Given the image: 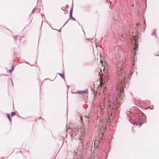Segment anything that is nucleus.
I'll return each instance as SVG.
<instances>
[{
	"label": "nucleus",
	"instance_id": "ddd939ff",
	"mask_svg": "<svg viewBox=\"0 0 159 159\" xmlns=\"http://www.w3.org/2000/svg\"><path fill=\"white\" fill-rule=\"evenodd\" d=\"M101 109H102V110H103V109L104 108H103V106H102V105H101Z\"/></svg>",
	"mask_w": 159,
	"mask_h": 159
},
{
	"label": "nucleus",
	"instance_id": "9b49d317",
	"mask_svg": "<svg viewBox=\"0 0 159 159\" xmlns=\"http://www.w3.org/2000/svg\"><path fill=\"white\" fill-rule=\"evenodd\" d=\"M58 74L63 78L65 76L64 75L62 74H61V73H58Z\"/></svg>",
	"mask_w": 159,
	"mask_h": 159
},
{
	"label": "nucleus",
	"instance_id": "6ab92c4d",
	"mask_svg": "<svg viewBox=\"0 0 159 159\" xmlns=\"http://www.w3.org/2000/svg\"><path fill=\"white\" fill-rule=\"evenodd\" d=\"M101 62H102V61L101 60Z\"/></svg>",
	"mask_w": 159,
	"mask_h": 159
},
{
	"label": "nucleus",
	"instance_id": "6e6552de",
	"mask_svg": "<svg viewBox=\"0 0 159 159\" xmlns=\"http://www.w3.org/2000/svg\"><path fill=\"white\" fill-rule=\"evenodd\" d=\"M135 44L136 45V47L134 48V50L135 51H137V49L138 48V46L137 45V43H135Z\"/></svg>",
	"mask_w": 159,
	"mask_h": 159
},
{
	"label": "nucleus",
	"instance_id": "f3484780",
	"mask_svg": "<svg viewBox=\"0 0 159 159\" xmlns=\"http://www.w3.org/2000/svg\"><path fill=\"white\" fill-rule=\"evenodd\" d=\"M81 120H82V117H81Z\"/></svg>",
	"mask_w": 159,
	"mask_h": 159
},
{
	"label": "nucleus",
	"instance_id": "2eb2a0df",
	"mask_svg": "<svg viewBox=\"0 0 159 159\" xmlns=\"http://www.w3.org/2000/svg\"><path fill=\"white\" fill-rule=\"evenodd\" d=\"M13 69H14V68H13V66H12V69L11 70H10V71H12V70H13Z\"/></svg>",
	"mask_w": 159,
	"mask_h": 159
},
{
	"label": "nucleus",
	"instance_id": "4468645a",
	"mask_svg": "<svg viewBox=\"0 0 159 159\" xmlns=\"http://www.w3.org/2000/svg\"><path fill=\"white\" fill-rule=\"evenodd\" d=\"M14 39L15 40H16V39H17V38H16V36H14Z\"/></svg>",
	"mask_w": 159,
	"mask_h": 159
},
{
	"label": "nucleus",
	"instance_id": "dca6fc26",
	"mask_svg": "<svg viewBox=\"0 0 159 159\" xmlns=\"http://www.w3.org/2000/svg\"><path fill=\"white\" fill-rule=\"evenodd\" d=\"M134 39H135V41H136V42H137V41H136V39H135V38H134Z\"/></svg>",
	"mask_w": 159,
	"mask_h": 159
},
{
	"label": "nucleus",
	"instance_id": "423d86ee",
	"mask_svg": "<svg viewBox=\"0 0 159 159\" xmlns=\"http://www.w3.org/2000/svg\"><path fill=\"white\" fill-rule=\"evenodd\" d=\"M86 93H87V91H80L78 92V93H81V94H84Z\"/></svg>",
	"mask_w": 159,
	"mask_h": 159
},
{
	"label": "nucleus",
	"instance_id": "39448f33",
	"mask_svg": "<svg viewBox=\"0 0 159 159\" xmlns=\"http://www.w3.org/2000/svg\"><path fill=\"white\" fill-rule=\"evenodd\" d=\"M94 146L95 147L99 148L98 142L95 140L94 142Z\"/></svg>",
	"mask_w": 159,
	"mask_h": 159
},
{
	"label": "nucleus",
	"instance_id": "20e7f679",
	"mask_svg": "<svg viewBox=\"0 0 159 159\" xmlns=\"http://www.w3.org/2000/svg\"><path fill=\"white\" fill-rule=\"evenodd\" d=\"M98 89V88L97 87L95 89V88H94V89H93V88H92L91 89V91L93 93V94H94V96L95 97L96 95V92L97 91V90Z\"/></svg>",
	"mask_w": 159,
	"mask_h": 159
},
{
	"label": "nucleus",
	"instance_id": "f257e3e1",
	"mask_svg": "<svg viewBox=\"0 0 159 159\" xmlns=\"http://www.w3.org/2000/svg\"><path fill=\"white\" fill-rule=\"evenodd\" d=\"M123 99V98L122 97V94L120 93L119 94L118 96H116L114 93H112L110 95L109 97V101L110 103L112 104H114L116 100L118 102H119Z\"/></svg>",
	"mask_w": 159,
	"mask_h": 159
},
{
	"label": "nucleus",
	"instance_id": "f8f14e48",
	"mask_svg": "<svg viewBox=\"0 0 159 159\" xmlns=\"http://www.w3.org/2000/svg\"><path fill=\"white\" fill-rule=\"evenodd\" d=\"M7 117L8 119L11 121V119H10V115L9 114H8L7 115Z\"/></svg>",
	"mask_w": 159,
	"mask_h": 159
},
{
	"label": "nucleus",
	"instance_id": "0eeeda50",
	"mask_svg": "<svg viewBox=\"0 0 159 159\" xmlns=\"http://www.w3.org/2000/svg\"><path fill=\"white\" fill-rule=\"evenodd\" d=\"M135 123L136 124V125H138L139 124H140V125L141 126V125L143 124V123H140L139 122H138V121H135Z\"/></svg>",
	"mask_w": 159,
	"mask_h": 159
},
{
	"label": "nucleus",
	"instance_id": "a211bd4d",
	"mask_svg": "<svg viewBox=\"0 0 159 159\" xmlns=\"http://www.w3.org/2000/svg\"><path fill=\"white\" fill-rule=\"evenodd\" d=\"M110 3H111V2H110Z\"/></svg>",
	"mask_w": 159,
	"mask_h": 159
},
{
	"label": "nucleus",
	"instance_id": "1a4fd4ad",
	"mask_svg": "<svg viewBox=\"0 0 159 159\" xmlns=\"http://www.w3.org/2000/svg\"><path fill=\"white\" fill-rule=\"evenodd\" d=\"M11 116H14L15 115V112L14 111L12 112H11Z\"/></svg>",
	"mask_w": 159,
	"mask_h": 159
},
{
	"label": "nucleus",
	"instance_id": "f03ea898",
	"mask_svg": "<svg viewBox=\"0 0 159 159\" xmlns=\"http://www.w3.org/2000/svg\"><path fill=\"white\" fill-rule=\"evenodd\" d=\"M102 78V77H101ZM108 80V78L107 76H105L104 79H102L101 78V82L100 84L99 85V87H103L104 86V83H105L106 82V81H107V80Z\"/></svg>",
	"mask_w": 159,
	"mask_h": 159
},
{
	"label": "nucleus",
	"instance_id": "9d476101",
	"mask_svg": "<svg viewBox=\"0 0 159 159\" xmlns=\"http://www.w3.org/2000/svg\"><path fill=\"white\" fill-rule=\"evenodd\" d=\"M70 16L71 17L72 16V11L71 10L70 11Z\"/></svg>",
	"mask_w": 159,
	"mask_h": 159
},
{
	"label": "nucleus",
	"instance_id": "7ed1b4c3",
	"mask_svg": "<svg viewBox=\"0 0 159 159\" xmlns=\"http://www.w3.org/2000/svg\"><path fill=\"white\" fill-rule=\"evenodd\" d=\"M122 69L120 67H119L118 69L117 70V71L118 74L119 75V77L122 76L124 75V73L122 71Z\"/></svg>",
	"mask_w": 159,
	"mask_h": 159
}]
</instances>
